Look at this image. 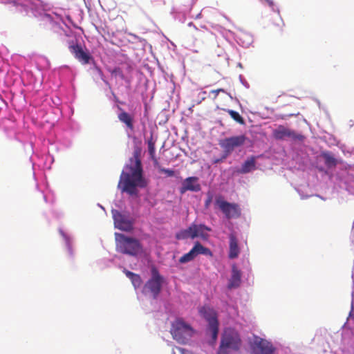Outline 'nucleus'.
Returning a JSON list of instances; mask_svg holds the SVG:
<instances>
[{"mask_svg":"<svg viewBox=\"0 0 354 354\" xmlns=\"http://www.w3.org/2000/svg\"><path fill=\"white\" fill-rule=\"evenodd\" d=\"M68 49L74 55L75 58L80 62L82 64H87L92 59L91 55L87 50H84L82 46L77 41H70L68 42Z\"/></svg>","mask_w":354,"mask_h":354,"instance_id":"nucleus-10","label":"nucleus"},{"mask_svg":"<svg viewBox=\"0 0 354 354\" xmlns=\"http://www.w3.org/2000/svg\"><path fill=\"white\" fill-rule=\"evenodd\" d=\"M222 159H223V158H222L221 159H217V160H215L214 161V163H218V162H219Z\"/></svg>","mask_w":354,"mask_h":354,"instance_id":"nucleus-34","label":"nucleus"},{"mask_svg":"<svg viewBox=\"0 0 354 354\" xmlns=\"http://www.w3.org/2000/svg\"><path fill=\"white\" fill-rule=\"evenodd\" d=\"M252 348L256 354H273L275 348L271 342L255 336Z\"/></svg>","mask_w":354,"mask_h":354,"instance_id":"nucleus-11","label":"nucleus"},{"mask_svg":"<svg viewBox=\"0 0 354 354\" xmlns=\"http://www.w3.org/2000/svg\"><path fill=\"white\" fill-rule=\"evenodd\" d=\"M220 93H226V91L223 88H218V89H216V90H212L210 91V94L213 95L212 96V99L215 100Z\"/></svg>","mask_w":354,"mask_h":354,"instance_id":"nucleus-28","label":"nucleus"},{"mask_svg":"<svg viewBox=\"0 0 354 354\" xmlns=\"http://www.w3.org/2000/svg\"><path fill=\"white\" fill-rule=\"evenodd\" d=\"M229 253L228 257L234 259L238 257L240 253V249L238 245V240L234 234H230Z\"/></svg>","mask_w":354,"mask_h":354,"instance_id":"nucleus-16","label":"nucleus"},{"mask_svg":"<svg viewBox=\"0 0 354 354\" xmlns=\"http://www.w3.org/2000/svg\"><path fill=\"white\" fill-rule=\"evenodd\" d=\"M148 151L150 156V158L153 161L154 165H158V161L156 157V148H155V142L153 141L152 138L148 140Z\"/></svg>","mask_w":354,"mask_h":354,"instance_id":"nucleus-20","label":"nucleus"},{"mask_svg":"<svg viewBox=\"0 0 354 354\" xmlns=\"http://www.w3.org/2000/svg\"><path fill=\"white\" fill-rule=\"evenodd\" d=\"M215 205L227 219L237 218L241 214L240 206L237 203L225 201L223 196L219 195L216 197Z\"/></svg>","mask_w":354,"mask_h":354,"instance_id":"nucleus-5","label":"nucleus"},{"mask_svg":"<svg viewBox=\"0 0 354 354\" xmlns=\"http://www.w3.org/2000/svg\"><path fill=\"white\" fill-rule=\"evenodd\" d=\"M247 140L245 135H239L221 139L218 141L219 146L223 150V158H226L234 150L243 145Z\"/></svg>","mask_w":354,"mask_h":354,"instance_id":"nucleus-7","label":"nucleus"},{"mask_svg":"<svg viewBox=\"0 0 354 354\" xmlns=\"http://www.w3.org/2000/svg\"><path fill=\"white\" fill-rule=\"evenodd\" d=\"M221 344L231 348L235 352L239 351L242 345L241 336L237 330L232 328L224 330L221 338Z\"/></svg>","mask_w":354,"mask_h":354,"instance_id":"nucleus-6","label":"nucleus"},{"mask_svg":"<svg viewBox=\"0 0 354 354\" xmlns=\"http://www.w3.org/2000/svg\"><path fill=\"white\" fill-rule=\"evenodd\" d=\"M232 352H234L231 349V348L223 346L220 344L217 354H232Z\"/></svg>","mask_w":354,"mask_h":354,"instance_id":"nucleus-25","label":"nucleus"},{"mask_svg":"<svg viewBox=\"0 0 354 354\" xmlns=\"http://www.w3.org/2000/svg\"><path fill=\"white\" fill-rule=\"evenodd\" d=\"M201 315L208 322L209 330L212 333L214 341L217 339L218 333V322L216 311L209 306H203L200 308Z\"/></svg>","mask_w":354,"mask_h":354,"instance_id":"nucleus-9","label":"nucleus"},{"mask_svg":"<svg viewBox=\"0 0 354 354\" xmlns=\"http://www.w3.org/2000/svg\"><path fill=\"white\" fill-rule=\"evenodd\" d=\"M178 350L180 351L181 354H189V353L188 351L183 348H178Z\"/></svg>","mask_w":354,"mask_h":354,"instance_id":"nucleus-31","label":"nucleus"},{"mask_svg":"<svg viewBox=\"0 0 354 354\" xmlns=\"http://www.w3.org/2000/svg\"><path fill=\"white\" fill-rule=\"evenodd\" d=\"M158 169L159 172L163 173L167 175L168 177H172L175 175V171L170 169H165L159 165H155Z\"/></svg>","mask_w":354,"mask_h":354,"instance_id":"nucleus-23","label":"nucleus"},{"mask_svg":"<svg viewBox=\"0 0 354 354\" xmlns=\"http://www.w3.org/2000/svg\"><path fill=\"white\" fill-rule=\"evenodd\" d=\"M170 332L178 342L185 344L192 335V328L183 319H178L172 323Z\"/></svg>","mask_w":354,"mask_h":354,"instance_id":"nucleus-4","label":"nucleus"},{"mask_svg":"<svg viewBox=\"0 0 354 354\" xmlns=\"http://www.w3.org/2000/svg\"><path fill=\"white\" fill-rule=\"evenodd\" d=\"M213 196L210 193L207 194V197L205 201V208H208L212 201Z\"/></svg>","mask_w":354,"mask_h":354,"instance_id":"nucleus-29","label":"nucleus"},{"mask_svg":"<svg viewBox=\"0 0 354 354\" xmlns=\"http://www.w3.org/2000/svg\"><path fill=\"white\" fill-rule=\"evenodd\" d=\"M133 286L135 288L140 287L142 284V279L139 274H136L131 279H130Z\"/></svg>","mask_w":354,"mask_h":354,"instance_id":"nucleus-24","label":"nucleus"},{"mask_svg":"<svg viewBox=\"0 0 354 354\" xmlns=\"http://www.w3.org/2000/svg\"><path fill=\"white\" fill-rule=\"evenodd\" d=\"M104 82L106 84V85H107L109 88H111L110 84L107 81L104 80Z\"/></svg>","mask_w":354,"mask_h":354,"instance_id":"nucleus-33","label":"nucleus"},{"mask_svg":"<svg viewBox=\"0 0 354 354\" xmlns=\"http://www.w3.org/2000/svg\"><path fill=\"white\" fill-rule=\"evenodd\" d=\"M211 228L204 224H191L187 229L180 230L176 234V239H187L199 237L203 241H207L209 235L207 232H210Z\"/></svg>","mask_w":354,"mask_h":354,"instance_id":"nucleus-3","label":"nucleus"},{"mask_svg":"<svg viewBox=\"0 0 354 354\" xmlns=\"http://www.w3.org/2000/svg\"><path fill=\"white\" fill-rule=\"evenodd\" d=\"M141 151L140 147L134 149L133 157L129 159V163L125 165L118 183L121 191L131 196L138 194L137 187L145 188L147 186V181L143 176Z\"/></svg>","mask_w":354,"mask_h":354,"instance_id":"nucleus-1","label":"nucleus"},{"mask_svg":"<svg viewBox=\"0 0 354 354\" xmlns=\"http://www.w3.org/2000/svg\"><path fill=\"white\" fill-rule=\"evenodd\" d=\"M124 272L125 273L126 276L129 279H131L136 274L135 273L127 270H125Z\"/></svg>","mask_w":354,"mask_h":354,"instance_id":"nucleus-30","label":"nucleus"},{"mask_svg":"<svg viewBox=\"0 0 354 354\" xmlns=\"http://www.w3.org/2000/svg\"><path fill=\"white\" fill-rule=\"evenodd\" d=\"M322 157L324 159L325 165L328 167H335L337 165V160L330 153H323Z\"/></svg>","mask_w":354,"mask_h":354,"instance_id":"nucleus-21","label":"nucleus"},{"mask_svg":"<svg viewBox=\"0 0 354 354\" xmlns=\"http://www.w3.org/2000/svg\"><path fill=\"white\" fill-rule=\"evenodd\" d=\"M201 189V185L198 183V178L191 176L185 178L179 189L181 194H185L187 191L199 192Z\"/></svg>","mask_w":354,"mask_h":354,"instance_id":"nucleus-13","label":"nucleus"},{"mask_svg":"<svg viewBox=\"0 0 354 354\" xmlns=\"http://www.w3.org/2000/svg\"><path fill=\"white\" fill-rule=\"evenodd\" d=\"M241 281V274L239 270L234 266L232 269V276L228 283V288H238Z\"/></svg>","mask_w":354,"mask_h":354,"instance_id":"nucleus-18","label":"nucleus"},{"mask_svg":"<svg viewBox=\"0 0 354 354\" xmlns=\"http://www.w3.org/2000/svg\"><path fill=\"white\" fill-rule=\"evenodd\" d=\"M273 136L277 140H284L287 138L295 140L299 138V136L294 131L283 125H279L273 131Z\"/></svg>","mask_w":354,"mask_h":354,"instance_id":"nucleus-14","label":"nucleus"},{"mask_svg":"<svg viewBox=\"0 0 354 354\" xmlns=\"http://www.w3.org/2000/svg\"><path fill=\"white\" fill-rule=\"evenodd\" d=\"M151 272V277L145 283L144 290L151 292L153 298L156 299L161 291L164 279L156 267H152Z\"/></svg>","mask_w":354,"mask_h":354,"instance_id":"nucleus-8","label":"nucleus"},{"mask_svg":"<svg viewBox=\"0 0 354 354\" xmlns=\"http://www.w3.org/2000/svg\"><path fill=\"white\" fill-rule=\"evenodd\" d=\"M117 251L132 257L142 252V246L139 240L123 234L115 233Z\"/></svg>","mask_w":354,"mask_h":354,"instance_id":"nucleus-2","label":"nucleus"},{"mask_svg":"<svg viewBox=\"0 0 354 354\" xmlns=\"http://www.w3.org/2000/svg\"><path fill=\"white\" fill-rule=\"evenodd\" d=\"M118 108L120 111V113L118 115V120L122 123H124L129 129L133 131V116L126 112L121 107L118 106Z\"/></svg>","mask_w":354,"mask_h":354,"instance_id":"nucleus-17","label":"nucleus"},{"mask_svg":"<svg viewBox=\"0 0 354 354\" xmlns=\"http://www.w3.org/2000/svg\"><path fill=\"white\" fill-rule=\"evenodd\" d=\"M226 111L229 113V115L234 120H235L236 122L241 124H244L245 122L243 118L240 115V114L238 112L230 109H227L226 110Z\"/></svg>","mask_w":354,"mask_h":354,"instance_id":"nucleus-22","label":"nucleus"},{"mask_svg":"<svg viewBox=\"0 0 354 354\" xmlns=\"http://www.w3.org/2000/svg\"><path fill=\"white\" fill-rule=\"evenodd\" d=\"M256 168L255 157L252 156L248 158L242 165L241 168L239 171L241 174H247Z\"/></svg>","mask_w":354,"mask_h":354,"instance_id":"nucleus-19","label":"nucleus"},{"mask_svg":"<svg viewBox=\"0 0 354 354\" xmlns=\"http://www.w3.org/2000/svg\"><path fill=\"white\" fill-rule=\"evenodd\" d=\"M111 74L119 76L122 80L124 79V75L123 74L122 71L118 67L115 68L111 71Z\"/></svg>","mask_w":354,"mask_h":354,"instance_id":"nucleus-27","label":"nucleus"},{"mask_svg":"<svg viewBox=\"0 0 354 354\" xmlns=\"http://www.w3.org/2000/svg\"><path fill=\"white\" fill-rule=\"evenodd\" d=\"M112 214L115 225L117 228L126 232H129L132 230V223L118 210H112Z\"/></svg>","mask_w":354,"mask_h":354,"instance_id":"nucleus-12","label":"nucleus"},{"mask_svg":"<svg viewBox=\"0 0 354 354\" xmlns=\"http://www.w3.org/2000/svg\"><path fill=\"white\" fill-rule=\"evenodd\" d=\"M194 259L193 258V257H192L191 254H189V252H187V253L185 254L184 255H183L179 259V262L180 263H185L192 261Z\"/></svg>","mask_w":354,"mask_h":354,"instance_id":"nucleus-26","label":"nucleus"},{"mask_svg":"<svg viewBox=\"0 0 354 354\" xmlns=\"http://www.w3.org/2000/svg\"><path fill=\"white\" fill-rule=\"evenodd\" d=\"M194 259L198 254H203L209 257H213V253L208 248L203 246L200 242L196 241L193 248L189 252Z\"/></svg>","mask_w":354,"mask_h":354,"instance_id":"nucleus-15","label":"nucleus"},{"mask_svg":"<svg viewBox=\"0 0 354 354\" xmlns=\"http://www.w3.org/2000/svg\"><path fill=\"white\" fill-rule=\"evenodd\" d=\"M112 94H113V97H114V100H115V102H118V97L114 94V93H112Z\"/></svg>","mask_w":354,"mask_h":354,"instance_id":"nucleus-32","label":"nucleus"}]
</instances>
